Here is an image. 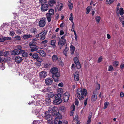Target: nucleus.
Wrapping results in <instances>:
<instances>
[{
	"label": "nucleus",
	"instance_id": "21",
	"mask_svg": "<svg viewBox=\"0 0 124 124\" xmlns=\"http://www.w3.org/2000/svg\"><path fill=\"white\" fill-rule=\"evenodd\" d=\"M51 88L49 87H44L43 89L41 90V91L43 92H49L51 91Z\"/></svg>",
	"mask_w": 124,
	"mask_h": 124
},
{
	"label": "nucleus",
	"instance_id": "51",
	"mask_svg": "<svg viewBox=\"0 0 124 124\" xmlns=\"http://www.w3.org/2000/svg\"><path fill=\"white\" fill-rule=\"evenodd\" d=\"M50 66V64L48 63H46L44 65V67L46 69H48Z\"/></svg>",
	"mask_w": 124,
	"mask_h": 124
},
{
	"label": "nucleus",
	"instance_id": "30",
	"mask_svg": "<svg viewBox=\"0 0 124 124\" xmlns=\"http://www.w3.org/2000/svg\"><path fill=\"white\" fill-rule=\"evenodd\" d=\"M63 6V5L62 3L58 2L57 3L55 8H62Z\"/></svg>",
	"mask_w": 124,
	"mask_h": 124
},
{
	"label": "nucleus",
	"instance_id": "2",
	"mask_svg": "<svg viewBox=\"0 0 124 124\" xmlns=\"http://www.w3.org/2000/svg\"><path fill=\"white\" fill-rule=\"evenodd\" d=\"M53 116H57L56 117L54 121V124H62V122L60 121L59 120L62 118V116L61 114H59V112H58L55 110L52 113Z\"/></svg>",
	"mask_w": 124,
	"mask_h": 124
},
{
	"label": "nucleus",
	"instance_id": "18",
	"mask_svg": "<svg viewBox=\"0 0 124 124\" xmlns=\"http://www.w3.org/2000/svg\"><path fill=\"white\" fill-rule=\"evenodd\" d=\"M74 80L76 81H78L79 80V74L78 71H76L74 74Z\"/></svg>",
	"mask_w": 124,
	"mask_h": 124
},
{
	"label": "nucleus",
	"instance_id": "54",
	"mask_svg": "<svg viewBox=\"0 0 124 124\" xmlns=\"http://www.w3.org/2000/svg\"><path fill=\"white\" fill-rule=\"evenodd\" d=\"M25 50H18V55L19 54H22L24 52H25Z\"/></svg>",
	"mask_w": 124,
	"mask_h": 124
},
{
	"label": "nucleus",
	"instance_id": "46",
	"mask_svg": "<svg viewBox=\"0 0 124 124\" xmlns=\"http://www.w3.org/2000/svg\"><path fill=\"white\" fill-rule=\"evenodd\" d=\"M29 82L31 84H34L35 81H34L33 79L29 78Z\"/></svg>",
	"mask_w": 124,
	"mask_h": 124
},
{
	"label": "nucleus",
	"instance_id": "41",
	"mask_svg": "<svg viewBox=\"0 0 124 124\" xmlns=\"http://www.w3.org/2000/svg\"><path fill=\"white\" fill-rule=\"evenodd\" d=\"M59 109L62 111L64 112L65 111L66 108L65 107L63 106H62L59 108Z\"/></svg>",
	"mask_w": 124,
	"mask_h": 124
},
{
	"label": "nucleus",
	"instance_id": "43",
	"mask_svg": "<svg viewBox=\"0 0 124 124\" xmlns=\"http://www.w3.org/2000/svg\"><path fill=\"white\" fill-rule=\"evenodd\" d=\"M9 35L12 37H13L15 34V33L13 30L11 31H9Z\"/></svg>",
	"mask_w": 124,
	"mask_h": 124
},
{
	"label": "nucleus",
	"instance_id": "57",
	"mask_svg": "<svg viewBox=\"0 0 124 124\" xmlns=\"http://www.w3.org/2000/svg\"><path fill=\"white\" fill-rule=\"evenodd\" d=\"M36 60L38 62H41L42 61V59L40 57H38L37 59Z\"/></svg>",
	"mask_w": 124,
	"mask_h": 124
},
{
	"label": "nucleus",
	"instance_id": "10",
	"mask_svg": "<svg viewBox=\"0 0 124 124\" xmlns=\"http://www.w3.org/2000/svg\"><path fill=\"white\" fill-rule=\"evenodd\" d=\"M53 79L50 78H48L45 80V83L47 85H50L53 83Z\"/></svg>",
	"mask_w": 124,
	"mask_h": 124
},
{
	"label": "nucleus",
	"instance_id": "6",
	"mask_svg": "<svg viewBox=\"0 0 124 124\" xmlns=\"http://www.w3.org/2000/svg\"><path fill=\"white\" fill-rule=\"evenodd\" d=\"M36 44V42H32V43L31 42L30 43L29 46L30 47L31 49V52L37 51L38 50V49L39 48V47L36 45H33Z\"/></svg>",
	"mask_w": 124,
	"mask_h": 124
},
{
	"label": "nucleus",
	"instance_id": "15",
	"mask_svg": "<svg viewBox=\"0 0 124 124\" xmlns=\"http://www.w3.org/2000/svg\"><path fill=\"white\" fill-rule=\"evenodd\" d=\"M23 60L22 58L17 56L15 58V61L17 63H19L21 62Z\"/></svg>",
	"mask_w": 124,
	"mask_h": 124
},
{
	"label": "nucleus",
	"instance_id": "40",
	"mask_svg": "<svg viewBox=\"0 0 124 124\" xmlns=\"http://www.w3.org/2000/svg\"><path fill=\"white\" fill-rule=\"evenodd\" d=\"M43 4L41 6V8H48V5L46 3H43Z\"/></svg>",
	"mask_w": 124,
	"mask_h": 124
},
{
	"label": "nucleus",
	"instance_id": "45",
	"mask_svg": "<svg viewBox=\"0 0 124 124\" xmlns=\"http://www.w3.org/2000/svg\"><path fill=\"white\" fill-rule=\"evenodd\" d=\"M73 61L75 64L77 62H79L78 59L77 57H75L74 58Z\"/></svg>",
	"mask_w": 124,
	"mask_h": 124
},
{
	"label": "nucleus",
	"instance_id": "62",
	"mask_svg": "<svg viewBox=\"0 0 124 124\" xmlns=\"http://www.w3.org/2000/svg\"><path fill=\"white\" fill-rule=\"evenodd\" d=\"M41 10L42 12H44L46 11L48 9V8H46V9H45L46 8H41Z\"/></svg>",
	"mask_w": 124,
	"mask_h": 124
},
{
	"label": "nucleus",
	"instance_id": "42",
	"mask_svg": "<svg viewBox=\"0 0 124 124\" xmlns=\"http://www.w3.org/2000/svg\"><path fill=\"white\" fill-rule=\"evenodd\" d=\"M69 20L72 23L73 22V15L72 13H71L70 15Z\"/></svg>",
	"mask_w": 124,
	"mask_h": 124
},
{
	"label": "nucleus",
	"instance_id": "49",
	"mask_svg": "<svg viewBox=\"0 0 124 124\" xmlns=\"http://www.w3.org/2000/svg\"><path fill=\"white\" fill-rule=\"evenodd\" d=\"M100 84H98L96 85V90H98L100 89Z\"/></svg>",
	"mask_w": 124,
	"mask_h": 124
},
{
	"label": "nucleus",
	"instance_id": "37",
	"mask_svg": "<svg viewBox=\"0 0 124 124\" xmlns=\"http://www.w3.org/2000/svg\"><path fill=\"white\" fill-rule=\"evenodd\" d=\"M77 69H79L81 67V65L79 62L75 63Z\"/></svg>",
	"mask_w": 124,
	"mask_h": 124
},
{
	"label": "nucleus",
	"instance_id": "7",
	"mask_svg": "<svg viewBox=\"0 0 124 124\" xmlns=\"http://www.w3.org/2000/svg\"><path fill=\"white\" fill-rule=\"evenodd\" d=\"M46 18L43 17L39 21V26L40 27H43L46 24Z\"/></svg>",
	"mask_w": 124,
	"mask_h": 124
},
{
	"label": "nucleus",
	"instance_id": "17",
	"mask_svg": "<svg viewBox=\"0 0 124 124\" xmlns=\"http://www.w3.org/2000/svg\"><path fill=\"white\" fill-rule=\"evenodd\" d=\"M30 31L31 33L36 34L37 33L38 30L36 28L33 27L30 29Z\"/></svg>",
	"mask_w": 124,
	"mask_h": 124
},
{
	"label": "nucleus",
	"instance_id": "14",
	"mask_svg": "<svg viewBox=\"0 0 124 124\" xmlns=\"http://www.w3.org/2000/svg\"><path fill=\"white\" fill-rule=\"evenodd\" d=\"M116 13L117 15L119 14L122 16L124 14V10L123 8H117Z\"/></svg>",
	"mask_w": 124,
	"mask_h": 124
},
{
	"label": "nucleus",
	"instance_id": "34",
	"mask_svg": "<svg viewBox=\"0 0 124 124\" xmlns=\"http://www.w3.org/2000/svg\"><path fill=\"white\" fill-rule=\"evenodd\" d=\"M55 107H53L52 108H50L49 109L48 111L52 113H53V112L54 111V110H55Z\"/></svg>",
	"mask_w": 124,
	"mask_h": 124
},
{
	"label": "nucleus",
	"instance_id": "60",
	"mask_svg": "<svg viewBox=\"0 0 124 124\" xmlns=\"http://www.w3.org/2000/svg\"><path fill=\"white\" fill-rule=\"evenodd\" d=\"M102 56L100 57L98 59V62L99 63L101 62L102 60Z\"/></svg>",
	"mask_w": 124,
	"mask_h": 124
},
{
	"label": "nucleus",
	"instance_id": "8",
	"mask_svg": "<svg viewBox=\"0 0 124 124\" xmlns=\"http://www.w3.org/2000/svg\"><path fill=\"white\" fill-rule=\"evenodd\" d=\"M45 117L47 121H50L52 119V116L47 112H46L45 113Z\"/></svg>",
	"mask_w": 124,
	"mask_h": 124
},
{
	"label": "nucleus",
	"instance_id": "56",
	"mask_svg": "<svg viewBox=\"0 0 124 124\" xmlns=\"http://www.w3.org/2000/svg\"><path fill=\"white\" fill-rule=\"evenodd\" d=\"M75 103L76 105L78 106V105L79 104V101L78 99H75Z\"/></svg>",
	"mask_w": 124,
	"mask_h": 124
},
{
	"label": "nucleus",
	"instance_id": "13",
	"mask_svg": "<svg viewBox=\"0 0 124 124\" xmlns=\"http://www.w3.org/2000/svg\"><path fill=\"white\" fill-rule=\"evenodd\" d=\"M50 72L53 74H56L59 73L58 72V68L56 67H54L52 68L50 70Z\"/></svg>",
	"mask_w": 124,
	"mask_h": 124
},
{
	"label": "nucleus",
	"instance_id": "36",
	"mask_svg": "<svg viewBox=\"0 0 124 124\" xmlns=\"http://www.w3.org/2000/svg\"><path fill=\"white\" fill-rule=\"evenodd\" d=\"M109 103L107 101L105 102L104 103V106L103 107V109H104L106 108H107L108 105H109Z\"/></svg>",
	"mask_w": 124,
	"mask_h": 124
},
{
	"label": "nucleus",
	"instance_id": "26",
	"mask_svg": "<svg viewBox=\"0 0 124 124\" xmlns=\"http://www.w3.org/2000/svg\"><path fill=\"white\" fill-rule=\"evenodd\" d=\"M48 40L46 39L44 41H41L40 42L41 44L42 45H43L44 46L46 47L47 46L46 43L47 42Z\"/></svg>",
	"mask_w": 124,
	"mask_h": 124
},
{
	"label": "nucleus",
	"instance_id": "38",
	"mask_svg": "<svg viewBox=\"0 0 124 124\" xmlns=\"http://www.w3.org/2000/svg\"><path fill=\"white\" fill-rule=\"evenodd\" d=\"M56 43V41L55 40H51V45L52 46H55Z\"/></svg>",
	"mask_w": 124,
	"mask_h": 124
},
{
	"label": "nucleus",
	"instance_id": "22",
	"mask_svg": "<svg viewBox=\"0 0 124 124\" xmlns=\"http://www.w3.org/2000/svg\"><path fill=\"white\" fill-rule=\"evenodd\" d=\"M38 53H39L40 55L42 56H45L46 54V53L42 50H40L38 51Z\"/></svg>",
	"mask_w": 124,
	"mask_h": 124
},
{
	"label": "nucleus",
	"instance_id": "19",
	"mask_svg": "<svg viewBox=\"0 0 124 124\" xmlns=\"http://www.w3.org/2000/svg\"><path fill=\"white\" fill-rule=\"evenodd\" d=\"M18 50L17 49H15L12 51L11 53L12 55H18Z\"/></svg>",
	"mask_w": 124,
	"mask_h": 124
},
{
	"label": "nucleus",
	"instance_id": "58",
	"mask_svg": "<svg viewBox=\"0 0 124 124\" xmlns=\"http://www.w3.org/2000/svg\"><path fill=\"white\" fill-rule=\"evenodd\" d=\"M68 5L69 6V8H72L73 5L72 3H68Z\"/></svg>",
	"mask_w": 124,
	"mask_h": 124
},
{
	"label": "nucleus",
	"instance_id": "23",
	"mask_svg": "<svg viewBox=\"0 0 124 124\" xmlns=\"http://www.w3.org/2000/svg\"><path fill=\"white\" fill-rule=\"evenodd\" d=\"M13 40L15 41H19L21 40L20 36L16 35L14 37Z\"/></svg>",
	"mask_w": 124,
	"mask_h": 124
},
{
	"label": "nucleus",
	"instance_id": "53",
	"mask_svg": "<svg viewBox=\"0 0 124 124\" xmlns=\"http://www.w3.org/2000/svg\"><path fill=\"white\" fill-rule=\"evenodd\" d=\"M113 69V67L112 65H110L108 68V71H111Z\"/></svg>",
	"mask_w": 124,
	"mask_h": 124
},
{
	"label": "nucleus",
	"instance_id": "1",
	"mask_svg": "<svg viewBox=\"0 0 124 124\" xmlns=\"http://www.w3.org/2000/svg\"><path fill=\"white\" fill-rule=\"evenodd\" d=\"M87 94L86 89L84 88L83 89L79 88L77 91V95L78 98L80 101L84 99V96H86Z\"/></svg>",
	"mask_w": 124,
	"mask_h": 124
},
{
	"label": "nucleus",
	"instance_id": "47",
	"mask_svg": "<svg viewBox=\"0 0 124 124\" xmlns=\"http://www.w3.org/2000/svg\"><path fill=\"white\" fill-rule=\"evenodd\" d=\"M28 54L26 52H25H25H24L22 54V56L23 57H27L28 56Z\"/></svg>",
	"mask_w": 124,
	"mask_h": 124
},
{
	"label": "nucleus",
	"instance_id": "44",
	"mask_svg": "<svg viewBox=\"0 0 124 124\" xmlns=\"http://www.w3.org/2000/svg\"><path fill=\"white\" fill-rule=\"evenodd\" d=\"M38 57V55L37 53H34L32 55V57L34 59H37Z\"/></svg>",
	"mask_w": 124,
	"mask_h": 124
},
{
	"label": "nucleus",
	"instance_id": "63",
	"mask_svg": "<svg viewBox=\"0 0 124 124\" xmlns=\"http://www.w3.org/2000/svg\"><path fill=\"white\" fill-rule=\"evenodd\" d=\"M70 50H75V47L72 45H71L70 46Z\"/></svg>",
	"mask_w": 124,
	"mask_h": 124
},
{
	"label": "nucleus",
	"instance_id": "64",
	"mask_svg": "<svg viewBox=\"0 0 124 124\" xmlns=\"http://www.w3.org/2000/svg\"><path fill=\"white\" fill-rule=\"evenodd\" d=\"M91 119H88L86 124H90L91 121Z\"/></svg>",
	"mask_w": 124,
	"mask_h": 124
},
{
	"label": "nucleus",
	"instance_id": "27",
	"mask_svg": "<svg viewBox=\"0 0 124 124\" xmlns=\"http://www.w3.org/2000/svg\"><path fill=\"white\" fill-rule=\"evenodd\" d=\"M55 2L54 0H50L48 2L49 5L51 7L53 6L54 4L55 3Z\"/></svg>",
	"mask_w": 124,
	"mask_h": 124
},
{
	"label": "nucleus",
	"instance_id": "32",
	"mask_svg": "<svg viewBox=\"0 0 124 124\" xmlns=\"http://www.w3.org/2000/svg\"><path fill=\"white\" fill-rule=\"evenodd\" d=\"M52 58L54 62H55L58 59L57 56L56 55H54L52 56Z\"/></svg>",
	"mask_w": 124,
	"mask_h": 124
},
{
	"label": "nucleus",
	"instance_id": "39",
	"mask_svg": "<svg viewBox=\"0 0 124 124\" xmlns=\"http://www.w3.org/2000/svg\"><path fill=\"white\" fill-rule=\"evenodd\" d=\"M119 19L120 20L121 22L122 23L123 26L124 27V18L119 17Z\"/></svg>",
	"mask_w": 124,
	"mask_h": 124
},
{
	"label": "nucleus",
	"instance_id": "48",
	"mask_svg": "<svg viewBox=\"0 0 124 124\" xmlns=\"http://www.w3.org/2000/svg\"><path fill=\"white\" fill-rule=\"evenodd\" d=\"M47 2V0H39V2L40 3L43 4V3H46Z\"/></svg>",
	"mask_w": 124,
	"mask_h": 124
},
{
	"label": "nucleus",
	"instance_id": "9",
	"mask_svg": "<svg viewBox=\"0 0 124 124\" xmlns=\"http://www.w3.org/2000/svg\"><path fill=\"white\" fill-rule=\"evenodd\" d=\"M60 74L59 73L56 74H53L52 77L55 82H57L59 80Z\"/></svg>",
	"mask_w": 124,
	"mask_h": 124
},
{
	"label": "nucleus",
	"instance_id": "59",
	"mask_svg": "<svg viewBox=\"0 0 124 124\" xmlns=\"http://www.w3.org/2000/svg\"><path fill=\"white\" fill-rule=\"evenodd\" d=\"M5 41V37L0 38V42H3Z\"/></svg>",
	"mask_w": 124,
	"mask_h": 124
},
{
	"label": "nucleus",
	"instance_id": "3",
	"mask_svg": "<svg viewBox=\"0 0 124 124\" xmlns=\"http://www.w3.org/2000/svg\"><path fill=\"white\" fill-rule=\"evenodd\" d=\"M55 99L53 102L56 104H60L62 101V100L61 99V95L60 93L56 94L54 95Z\"/></svg>",
	"mask_w": 124,
	"mask_h": 124
},
{
	"label": "nucleus",
	"instance_id": "25",
	"mask_svg": "<svg viewBox=\"0 0 124 124\" xmlns=\"http://www.w3.org/2000/svg\"><path fill=\"white\" fill-rule=\"evenodd\" d=\"M32 37V35L30 34H25L23 36V38L24 39H28L31 38Z\"/></svg>",
	"mask_w": 124,
	"mask_h": 124
},
{
	"label": "nucleus",
	"instance_id": "5",
	"mask_svg": "<svg viewBox=\"0 0 124 124\" xmlns=\"http://www.w3.org/2000/svg\"><path fill=\"white\" fill-rule=\"evenodd\" d=\"M47 32L46 30H44L41 33L37 34L36 36V38H40V40H43L45 39L46 38L45 35Z\"/></svg>",
	"mask_w": 124,
	"mask_h": 124
},
{
	"label": "nucleus",
	"instance_id": "33",
	"mask_svg": "<svg viewBox=\"0 0 124 124\" xmlns=\"http://www.w3.org/2000/svg\"><path fill=\"white\" fill-rule=\"evenodd\" d=\"M69 50V48L68 47H66L64 50L63 51V54L65 55L66 56L67 55V53Z\"/></svg>",
	"mask_w": 124,
	"mask_h": 124
},
{
	"label": "nucleus",
	"instance_id": "55",
	"mask_svg": "<svg viewBox=\"0 0 124 124\" xmlns=\"http://www.w3.org/2000/svg\"><path fill=\"white\" fill-rule=\"evenodd\" d=\"M18 50H21L22 49V47L20 45H17L16 46Z\"/></svg>",
	"mask_w": 124,
	"mask_h": 124
},
{
	"label": "nucleus",
	"instance_id": "24",
	"mask_svg": "<svg viewBox=\"0 0 124 124\" xmlns=\"http://www.w3.org/2000/svg\"><path fill=\"white\" fill-rule=\"evenodd\" d=\"M97 95L96 94H93L91 97V100L93 101H95L97 99Z\"/></svg>",
	"mask_w": 124,
	"mask_h": 124
},
{
	"label": "nucleus",
	"instance_id": "29",
	"mask_svg": "<svg viewBox=\"0 0 124 124\" xmlns=\"http://www.w3.org/2000/svg\"><path fill=\"white\" fill-rule=\"evenodd\" d=\"M54 94L53 92H50L48 93V98H52L54 96Z\"/></svg>",
	"mask_w": 124,
	"mask_h": 124
},
{
	"label": "nucleus",
	"instance_id": "4",
	"mask_svg": "<svg viewBox=\"0 0 124 124\" xmlns=\"http://www.w3.org/2000/svg\"><path fill=\"white\" fill-rule=\"evenodd\" d=\"M54 10L51 8L48 11V12L46 14V17L48 22H51V16L54 15Z\"/></svg>",
	"mask_w": 124,
	"mask_h": 124
},
{
	"label": "nucleus",
	"instance_id": "31",
	"mask_svg": "<svg viewBox=\"0 0 124 124\" xmlns=\"http://www.w3.org/2000/svg\"><path fill=\"white\" fill-rule=\"evenodd\" d=\"M95 19L97 23H99L101 20V17L99 16H96L95 17Z\"/></svg>",
	"mask_w": 124,
	"mask_h": 124
},
{
	"label": "nucleus",
	"instance_id": "35",
	"mask_svg": "<svg viewBox=\"0 0 124 124\" xmlns=\"http://www.w3.org/2000/svg\"><path fill=\"white\" fill-rule=\"evenodd\" d=\"M41 122V120H35L33 121V124H40V123Z\"/></svg>",
	"mask_w": 124,
	"mask_h": 124
},
{
	"label": "nucleus",
	"instance_id": "50",
	"mask_svg": "<svg viewBox=\"0 0 124 124\" xmlns=\"http://www.w3.org/2000/svg\"><path fill=\"white\" fill-rule=\"evenodd\" d=\"M75 107V106L74 105L73 106V109L72 111L70 112V115L71 116H72L73 114V113L74 111Z\"/></svg>",
	"mask_w": 124,
	"mask_h": 124
},
{
	"label": "nucleus",
	"instance_id": "11",
	"mask_svg": "<svg viewBox=\"0 0 124 124\" xmlns=\"http://www.w3.org/2000/svg\"><path fill=\"white\" fill-rule=\"evenodd\" d=\"M28 0H20L19 2L21 7H23L25 4H27L29 3Z\"/></svg>",
	"mask_w": 124,
	"mask_h": 124
},
{
	"label": "nucleus",
	"instance_id": "12",
	"mask_svg": "<svg viewBox=\"0 0 124 124\" xmlns=\"http://www.w3.org/2000/svg\"><path fill=\"white\" fill-rule=\"evenodd\" d=\"M70 94L68 93H66L63 95V99L64 102H67L69 99Z\"/></svg>",
	"mask_w": 124,
	"mask_h": 124
},
{
	"label": "nucleus",
	"instance_id": "16",
	"mask_svg": "<svg viewBox=\"0 0 124 124\" xmlns=\"http://www.w3.org/2000/svg\"><path fill=\"white\" fill-rule=\"evenodd\" d=\"M46 73V72L44 71L41 72L39 74L40 78L41 79L45 78L47 76Z\"/></svg>",
	"mask_w": 124,
	"mask_h": 124
},
{
	"label": "nucleus",
	"instance_id": "52",
	"mask_svg": "<svg viewBox=\"0 0 124 124\" xmlns=\"http://www.w3.org/2000/svg\"><path fill=\"white\" fill-rule=\"evenodd\" d=\"M118 62L117 61H116L114 62L113 63V65L114 66L116 67L118 64Z\"/></svg>",
	"mask_w": 124,
	"mask_h": 124
},
{
	"label": "nucleus",
	"instance_id": "20",
	"mask_svg": "<svg viewBox=\"0 0 124 124\" xmlns=\"http://www.w3.org/2000/svg\"><path fill=\"white\" fill-rule=\"evenodd\" d=\"M66 41V40H61L60 39H59L58 44L59 45L63 46L65 44Z\"/></svg>",
	"mask_w": 124,
	"mask_h": 124
},
{
	"label": "nucleus",
	"instance_id": "61",
	"mask_svg": "<svg viewBox=\"0 0 124 124\" xmlns=\"http://www.w3.org/2000/svg\"><path fill=\"white\" fill-rule=\"evenodd\" d=\"M5 40H10L11 39V38L9 37H4Z\"/></svg>",
	"mask_w": 124,
	"mask_h": 124
},
{
	"label": "nucleus",
	"instance_id": "28",
	"mask_svg": "<svg viewBox=\"0 0 124 124\" xmlns=\"http://www.w3.org/2000/svg\"><path fill=\"white\" fill-rule=\"evenodd\" d=\"M115 0H106V3L107 5H110L113 3Z\"/></svg>",
	"mask_w": 124,
	"mask_h": 124
}]
</instances>
